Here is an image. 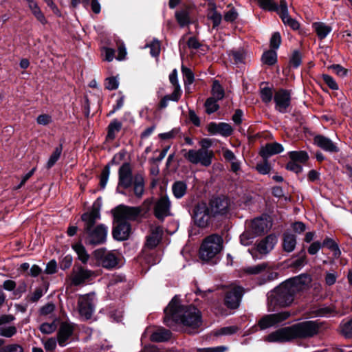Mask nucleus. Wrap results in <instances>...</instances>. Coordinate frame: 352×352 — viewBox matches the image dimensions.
<instances>
[{"instance_id":"33","label":"nucleus","mask_w":352,"mask_h":352,"mask_svg":"<svg viewBox=\"0 0 352 352\" xmlns=\"http://www.w3.org/2000/svg\"><path fill=\"white\" fill-rule=\"evenodd\" d=\"M172 191H173V195L177 199H181L186 193L187 185L184 182H181V181L175 182L172 186Z\"/></svg>"},{"instance_id":"24","label":"nucleus","mask_w":352,"mask_h":352,"mask_svg":"<svg viewBox=\"0 0 352 352\" xmlns=\"http://www.w3.org/2000/svg\"><path fill=\"white\" fill-rule=\"evenodd\" d=\"M211 212L214 215L226 214L229 208V200L226 197H217L210 202Z\"/></svg>"},{"instance_id":"22","label":"nucleus","mask_w":352,"mask_h":352,"mask_svg":"<svg viewBox=\"0 0 352 352\" xmlns=\"http://www.w3.org/2000/svg\"><path fill=\"white\" fill-rule=\"evenodd\" d=\"M208 131L212 135L220 134L223 137L230 136L232 132V127L226 122H210L208 126Z\"/></svg>"},{"instance_id":"46","label":"nucleus","mask_w":352,"mask_h":352,"mask_svg":"<svg viewBox=\"0 0 352 352\" xmlns=\"http://www.w3.org/2000/svg\"><path fill=\"white\" fill-rule=\"evenodd\" d=\"M218 100H216L214 98H209L206 100L205 102V107H206V111L208 114H211L219 109V105L217 103V101Z\"/></svg>"},{"instance_id":"54","label":"nucleus","mask_w":352,"mask_h":352,"mask_svg":"<svg viewBox=\"0 0 352 352\" xmlns=\"http://www.w3.org/2000/svg\"><path fill=\"white\" fill-rule=\"evenodd\" d=\"M273 96L272 90L269 87H264L261 91V98L265 103L270 102Z\"/></svg>"},{"instance_id":"50","label":"nucleus","mask_w":352,"mask_h":352,"mask_svg":"<svg viewBox=\"0 0 352 352\" xmlns=\"http://www.w3.org/2000/svg\"><path fill=\"white\" fill-rule=\"evenodd\" d=\"M146 47H149L150 54L153 57L159 56L160 52V43L157 40H153L149 44L146 45Z\"/></svg>"},{"instance_id":"23","label":"nucleus","mask_w":352,"mask_h":352,"mask_svg":"<svg viewBox=\"0 0 352 352\" xmlns=\"http://www.w3.org/2000/svg\"><path fill=\"white\" fill-rule=\"evenodd\" d=\"M277 241V237L275 235L270 234L257 244L256 250L259 254L266 255L273 250Z\"/></svg>"},{"instance_id":"57","label":"nucleus","mask_w":352,"mask_h":352,"mask_svg":"<svg viewBox=\"0 0 352 352\" xmlns=\"http://www.w3.org/2000/svg\"><path fill=\"white\" fill-rule=\"evenodd\" d=\"M119 82L116 77H109L106 79L105 87L109 90H114L118 87Z\"/></svg>"},{"instance_id":"39","label":"nucleus","mask_w":352,"mask_h":352,"mask_svg":"<svg viewBox=\"0 0 352 352\" xmlns=\"http://www.w3.org/2000/svg\"><path fill=\"white\" fill-rule=\"evenodd\" d=\"M62 151H63V146L61 144L59 145L58 146H57L54 149V152L50 155V157L47 162V164H46L47 168H48V169L51 168L56 163V162L58 160V159L60 157Z\"/></svg>"},{"instance_id":"2","label":"nucleus","mask_w":352,"mask_h":352,"mask_svg":"<svg viewBox=\"0 0 352 352\" xmlns=\"http://www.w3.org/2000/svg\"><path fill=\"white\" fill-rule=\"evenodd\" d=\"M100 208L96 203L90 211L84 213L81 219L85 222L84 234L85 243L91 245H98L105 243L107 237L108 228L104 224L95 226L100 219Z\"/></svg>"},{"instance_id":"43","label":"nucleus","mask_w":352,"mask_h":352,"mask_svg":"<svg viewBox=\"0 0 352 352\" xmlns=\"http://www.w3.org/2000/svg\"><path fill=\"white\" fill-rule=\"evenodd\" d=\"M208 18L212 21L213 28H216L219 25L222 20V16L217 11L215 6H214V8L208 14Z\"/></svg>"},{"instance_id":"40","label":"nucleus","mask_w":352,"mask_h":352,"mask_svg":"<svg viewBox=\"0 0 352 352\" xmlns=\"http://www.w3.org/2000/svg\"><path fill=\"white\" fill-rule=\"evenodd\" d=\"M212 97L216 100H221L223 98L225 92L223 88L221 87L218 80H214L212 87Z\"/></svg>"},{"instance_id":"12","label":"nucleus","mask_w":352,"mask_h":352,"mask_svg":"<svg viewBox=\"0 0 352 352\" xmlns=\"http://www.w3.org/2000/svg\"><path fill=\"white\" fill-rule=\"evenodd\" d=\"M243 289L239 286H232L228 289L225 294L224 304L229 309H236L239 307Z\"/></svg>"},{"instance_id":"30","label":"nucleus","mask_w":352,"mask_h":352,"mask_svg":"<svg viewBox=\"0 0 352 352\" xmlns=\"http://www.w3.org/2000/svg\"><path fill=\"white\" fill-rule=\"evenodd\" d=\"M270 266L267 263H262L253 266H248L243 269V272L249 275H258L268 272Z\"/></svg>"},{"instance_id":"1","label":"nucleus","mask_w":352,"mask_h":352,"mask_svg":"<svg viewBox=\"0 0 352 352\" xmlns=\"http://www.w3.org/2000/svg\"><path fill=\"white\" fill-rule=\"evenodd\" d=\"M164 313V321L169 327H173L175 324L182 323L184 326L196 329L201 324L200 311L194 306L182 305L176 296L169 302Z\"/></svg>"},{"instance_id":"58","label":"nucleus","mask_w":352,"mask_h":352,"mask_svg":"<svg viewBox=\"0 0 352 352\" xmlns=\"http://www.w3.org/2000/svg\"><path fill=\"white\" fill-rule=\"evenodd\" d=\"M292 230L298 234L303 233L306 230V225L301 221H296L291 226Z\"/></svg>"},{"instance_id":"19","label":"nucleus","mask_w":352,"mask_h":352,"mask_svg":"<svg viewBox=\"0 0 352 352\" xmlns=\"http://www.w3.org/2000/svg\"><path fill=\"white\" fill-rule=\"evenodd\" d=\"M118 186L128 188L132 184V170L129 163L123 164L118 170Z\"/></svg>"},{"instance_id":"52","label":"nucleus","mask_w":352,"mask_h":352,"mask_svg":"<svg viewBox=\"0 0 352 352\" xmlns=\"http://www.w3.org/2000/svg\"><path fill=\"white\" fill-rule=\"evenodd\" d=\"M0 352H24V350L19 344H10L0 348Z\"/></svg>"},{"instance_id":"34","label":"nucleus","mask_w":352,"mask_h":352,"mask_svg":"<svg viewBox=\"0 0 352 352\" xmlns=\"http://www.w3.org/2000/svg\"><path fill=\"white\" fill-rule=\"evenodd\" d=\"M72 248L77 254L78 259L82 263H87L89 258V254L85 248L80 243H78L72 245Z\"/></svg>"},{"instance_id":"14","label":"nucleus","mask_w":352,"mask_h":352,"mask_svg":"<svg viewBox=\"0 0 352 352\" xmlns=\"http://www.w3.org/2000/svg\"><path fill=\"white\" fill-rule=\"evenodd\" d=\"M171 202L167 196L161 197L155 203L153 208L155 217L160 220L164 219L171 214Z\"/></svg>"},{"instance_id":"25","label":"nucleus","mask_w":352,"mask_h":352,"mask_svg":"<svg viewBox=\"0 0 352 352\" xmlns=\"http://www.w3.org/2000/svg\"><path fill=\"white\" fill-rule=\"evenodd\" d=\"M74 331V325L67 322H63L60 324L58 332V342L60 346H63L66 344V341L72 335Z\"/></svg>"},{"instance_id":"13","label":"nucleus","mask_w":352,"mask_h":352,"mask_svg":"<svg viewBox=\"0 0 352 352\" xmlns=\"http://www.w3.org/2000/svg\"><path fill=\"white\" fill-rule=\"evenodd\" d=\"M295 339L292 326L284 327L268 334L265 340L269 342H285Z\"/></svg>"},{"instance_id":"56","label":"nucleus","mask_w":352,"mask_h":352,"mask_svg":"<svg viewBox=\"0 0 352 352\" xmlns=\"http://www.w3.org/2000/svg\"><path fill=\"white\" fill-rule=\"evenodd\" d=\"M338 274L335 272H327L324 277L325 284L328 286L334 285L338 278Z\"/></svg>"},{"instance_id":"55","label":"nucleus","mask_w":352,"mask_h":352,"mask_svg":"<svg viewBox=\"0 0 352 352\" xmlns=\"http://www.w3.org/2000/svg\"><path fill=\"white\" fill-rule=\"evenodd\" d=\"M56 329V325L54 322L51 323H43L40 327V330L42 333L45 334H50L53 333Z\"/></svg>"},{"instance_id":"44","label":"nucleus","mask_w":352,"mask_h":352,"mask_svg":"<svg viewBox=\"0 0 352 352\" xmlns=\"http://www.w3.org/2000/svg\"><path fill=\"white\" fill-rule=\"evenodd\" d=\"M341 333L346 338H352V318L340 324Z\"/></svg>"},{"instance_id":"62","label":"nucleus","mask_w":352,"mask_h":352,"mask_svg":"<svg viewBox=\"0 0 352 352\" xmlns=\"http://www.w3.org/2000/svg\"><path fill=\"white\" fill-rule=\"evenodd\" d=\"M55 309V305L52 302L47 303L46 305H43L41 309L40 313L43 316H47L50 314H52Z\"/></svg>"},{"instance_id":"29","label":"nucleus","mask_w":352,"mask_h":352,"mask_svg":"<svg viewBox=\"0 0 352 352\" xmlns=\"http://www.w3.org/2000/svg\"><path fill=\"white\" fill-rule=\"evenodd\" d=\"M25 1L28 3L30 10L36 19L43 25L46 24L47 21L37 3L34 0H25Z\"/></svg>"},{"instance_id":"49","label":"nucleus","mask_w":352,"mask_h":352,"mask_svg":"<svg viewBox=\"0 0 352 352\" xmlns=\"http://www.w3.org/2000/svg\"><path fill=\"white\" fill-rule=\"evenodd\" d=\"M253 232L250 231L244 232L240 236V241L243 245L248 246L253 242L254 238L256 236Z\"/></svg>"},{"instance_id":"9","label":"nucleus","mask_w":352,"mask_h":352,"mask_svg":"<svg viewBox=\"0 0 352 352\" xmlns=\"http://www.w3.org/2000/svg\"><path fill=\"white\" fill-rule=\"evenodd\" d=\"M290 316L288 311H283L277 314L265 315L257 322L260 330H265L276 326Z\"/></svg>"},{"instance_id":"28","label":"nucleus","mask_w":352,"mask_h":352,"mask_svg":"<svg viewBox=\"0 0 352 352\" xmlns=\"http://www.w3.org/2000/svg\"><path fill=\"white\" fill-rule=\"evenodd\" d=\"M296 245V237L290 232H285L283 234V248L284 251L292 252Z\"/></svg>"},{"instance_id":"59","label":"nucleus","mask_w":352,"mask_h":352,"mask_svg":"<svg viewBox=\"0 0 352 352\" xmlns=\"http://www.w3.org/2000/svg\"><path fill=\"white\" fill-rule=\"evenodd\" d=\"M232 58L235 63H242L245 58V52L243 50L233 51L231 53Z\"/></svg>"},{"instance_id":"17","label":"nucleus","mask_w":352,"mask_h":352,"mask_svg":"<svg viewBox=\"0 0 352 352\" xmlns=\"http://www.w3.org/2000/svg\"><path fill=\"white\" fill-rule=\"evenodd\" d=\"M271 220L267 217H261L254 219L250 226L252 232L255 235H261L267 232L272 227Z\"/></svg>"},{"instance_id":"5","label":"nucleus","mask_w":352,"mask_h":352,"mask_svg":"<svg viewBox=\"0 0 352 352\" xmlns=\"http://www.w3.org/2000/svg\"><path fill=\"white\" fill-rule=\"evenodd\" d=\"M184 157L192 164H201L208 167L211 165L214 152L212 151H204V149H182L181 151Z\"/></svg>"},{"instance_id":"16","label":"nucleus","mask_w":352,"mask_h":352,"mask_svg":"<svg viewBox=\"0 0 352 352\" xmlns=\"http://www.w3.org/2000/svg\"><path fill=\"white\" fill-rule=\"evenodd\" d=\"M274 100L275 109L280 113H286L291 103L290 92L285 89H279L275 93Z\"/></svg>"},{"instance_id":"45","label":"nucleus","mask_w":352,"mask_h":352,"mask_svg":"<svg viewBox=\"0 0 352 352\" xmlns=\"http://www.w3.org/2000/svg\"><path fill=\"white\" fill-rule=\"evenodd\" d=\"M175 17L181 27H184L189 23V15L186 10L177 12L175 13Z\"/></svg>"},{"instance_id":"10","label":"nucleus","mask_w":352,"mask_h":352,"mask_svg":"<svg viewBox=\"0 0 352 352\" xmlns=\"http://www.w3.org/2000/svg\"><path fill=\"white\" fill-rule=\"evenodd\" d=\"M195 223L199 228H206L210 219V210L205 202L195 205L192 215Z\"/></svg>"},{"instance_id":"61","label":"nucleus","mask_w":352,"mask_h":352,"mask_svg":"<svg viewBox=\"0 0 352 352\" xmlns=\"http://www.w3.org/2000/svg\"><path fill=\"white\" fill-rule=\"evenodd\" d=\"M322 79L324 82L331 89L333 90H336L338 89V84L334 80V79L327 74L322 75Z\"/></svg>"},{"instance_id":"53","label":"nucleus","mask_w":352,"mask_h":352,"mask_svg":"<svg viewBox=\"0 0 352 352\" xmlns=\"http://www.w3.org/2000/svg\"><path fill=\"white\" fill-rule=\"evenodd\" d=\"M110 174V168L109 166H106L103 170H102L100 178V185L102 188H104Z\"/></svg>"},{"instance_id":"4","label":"nucleus","mask_w":352,"mask_h":352,"mask_svg":"<svg viewBox=\"0 0 352 352\" xmlns=\"http://www.w3.org/2000/svg\"><path fill=\"white\" fill-rule=\"evenodd\" d=\"M223 240L218 234H213L206 237L199 248V258L204 261L215 260L223 249Z\"/></svg>"},{"instance_id":"36","label":"nucleus","mask_w":352,"mask_h":352,"mask_svg":"<svg viewBox=\"0 0 352 352\" xmlns=\"http://www.w3.org/2000/svg\"><path fill=\"white\" fill-rule=\"evenodd\" d=\"M261 60L264 64L272 65L277 61V54L274 50H268L265 52L261 57Z\"/></svg>"},{"instance_id":"64","label":"nucleus","mask_w":352,"mask_h":352,"mask_svg":"<svg viewBox=\"0 0 352 352\" xmlns=\"http://www.w3.org/2000/svg\"><path fill=\"white\" fill-rule=\"evenodd\" d=\"M301 59H302V57H301L300 53L298 51L296 50L294 52V53L292 54V56L290 60V63L294 67L296 68L300 65Z\"/></svg>"},{"instance_id":"3","label":"nucleus","mask_w":352,"mask_h":352,"mask_svg":"<svg viewBox=\"0 0 352 352\" xmlns=\"http://www.w3.org/2000/svg\"><path fill=\"white\" fill-rule=\"evenodd\" d=\"M309 281V277L305 274L289 278L272 292L269 299L280 307L289 306L294 300V296L303 289Z\"/></svg>"},{"instance_id":"60","label":"nucleus","mask_w":352,"mask_h":352,"mask_svg":"<svg viewBox=\"0 0 352 352\" xmlns=\"http://www.w3.org/2000/svg\"><path fill=\"white\" fill-rule=\"evenodd\" d=\"M281 43V37L279 32H274L270 39V46L274 49H278Z\"/></svg>"},{"instance_id":"41","label":"nucleus","mask_w":352,"mask_h":352,"mask_svg":"<svg viewBox=\"0 0 352 352\" xmlns=\"http://www.w3.org/2000/svg\"><path fill=\"white\" fill-rule=\"evenodd\" d=\"M289 156L293 161L300 163L305 162L309 158L307 153L303 151H291L289 153Z\"/></svg>"},{"instance_id":"11","label":"nucleus","mask_w":352,"mask_h":352,"mask_svg":"<svg viewBox=\"0 0 352 352\" xmlns=\"http://www.w3.org/2000/svg\"><path fill=\"white\" fill-rule=\"evenodd\" d=\"M95 309L94 298L89 295L80 296L78 300V309L80 316L88 320L92 316Z\"/></svg>"},{"instance_id":"27","label":"nucleus","mask_w":352,"mask_h":352,"mask_svg":"<svg viewBox=\"0 0 352 352\" xmlns=\"http://www.w3.org/2000/svg\"><path fill=\"white\" fill-rule=\"evenodd\" d=\"M163 231L160 226L153 228L151 233L146 239V246L149 248H153L156 247L162 238Z\"/></svg>"},{"instance_id":"26","label":"nucleus","mask_w":352,"mask_h":352,"mask_svg":"<svg viewBox=\"0 0 352 352\" xmlns=\"http://www.w3.org/2000/svg\"><path fill=\"white\" fill-rule=\"evenodd\" d=\"M283 151V146L277 142L269 143L261 148L260 155L267 160L272 155L278 154Z\"/></svg>"},{"instance_id":"8","label":"nucleus","mask_w":352,"mask_h":352,"mask_svg":"<svg viewBox=\"0 0 352 352\" xmlns=\"http://www.w3.org/2000/svg\"><path fill=\"white\" fill-rule=\"evenodd\" d=\"M295 338H305L317 334L320 326L316 321H305L292 325Z\"/></svg>"},{"instance_id":"48","label":"nucleus","mask_w":352,"mask_h":352,"mask_svg":"<svg viewBox=\"0 0 352 352\" xmlns=\"http://www.w3.org/2000/svg\"><path fill=\"white\" fill-rule=\"evenodd\" d=\"M182 72L184 77V85H191L194 81V74L191 69L182 65Z\"/></svg>"},{"instance_id":"18","label":"nucleus","mask_w":352,"mask_h":352,"mask_svg":"<svg viewBox=\"0 0 352 352\" xmlns=\"http://www.w3.org/2000/svg\"><path fill=\"white\" fill-rule=\"evenodd\" d=\"M116 225L112 232L113 237L117 241L126 240L131 233V225L129 222L115 221Z\"/></svg>"},{"instance_id":"6","label":"nucleus","mask_w":352,"mask_h":352,"mask_svg":"<svg viewBox=\"0 0 352 352\" xmlns=\"http://www.w3.org/2000/svg\"><path fill=\"white\" fill-rule=\"evenodd\" d=\"M93 256L96 260V265L102 267L107 270L116 268L119 263L118 256L110 251H107L104 248H99L93 252Z\"/></svg>"},{"instance_id":"47","label":"nucleus","mask_w":352,"mask_h":352,"mask_svg":"<svg viewBox=\"0 0 352 352\" xmlns=\"http://www.w3.org/2000/svg\"><path fill=\"white\" fill-rule=\"evenodd\" d=\"M239 14L236 10L230 6H228V10L224 13V20L226 22L232 23L238 18Z\"/></svg>"},{"instance_id":"21","label":"nucleus","mask_w":352,"mask_h":352,"mask_svg":"<svg viewBox=\"0 0 352 352\" xmlns=\"http://www.w3.org/2000/svg\"><path fill=\"white\" fill-rule=\"evenodd\" d=\"M283 22L285 25L289 26L292 29L296 30L299 28L300 25L298 22L292 19L288 13L287 4L285 0H280V10L278 12Z\"/></svg>"},{"instance_id":"35","label":"nucleus","mask_w":352,"mask_h":352,"mask_svg":"<svg viewBox=\"0 0 352 352\" xmlns=\"http://www.w3.org/2000/svg\"><path fill=\"white\" fill-rule=\"evenodd\" d=\"M133 190L135 197L138 199L142 198L144 192V182L142 177H135Z\"/></svg>"},{"instance_id":"20","label":"nucleus","mask_w":352,"mask_h":352,"mask_svg":"<svg viewBox=\"0 0 352 352\" xmlns=\"http://www.w3.org/2000/svg\"><path fill=\"white\" fill-rule=\"evenodd\" d=\"M314 144L324 151L329 153H338L340 149L336 143L331 139L322 135H318L314 138Z\"/></svg>"},{"instance_id":"42","label":"nucleus","mask_w":352,"mask_h":352,"mask_svg":"<svg viewBox=\"0 0 352 352\" xmlns=\"http://www.w3.org/2000/svg\"><path fill=\"white\" fill-rule=\"evenodd\" d=\"M16 333L17 329L14 325L0 327V336L10 338L15 336Z\"/></svg>"},{"instance_id":"63","label":"nucleus","mask_w":352,"mask_h":352,"mask_svg":"<svg viewBox=\"0 0 352 352\" xmlns=\"http://www.w3.org/2000/svg\"><path fill=\"white\" fill-rule=\"evenodd\" d=\"M286 168L296 173H299L302 170V166L292 160L287 164Z\"/></svg>"},{"instance_id":"15","label":"nucleus","mask_w":352,"mask_h":352,"mask_svg":"<svg viewBox=\"0 0 352 352\" xmlns=\"http://www.w3.org/2000/svg\"><path fill=\"white\" fill-rule=\"evenodd\" d=\"M96 276L97 275L94 271L80 266L78 267L77 270L73 271L71 276V280L74 285L78 286L92 279Z\"/></svg>"},{"instance_id":"32","label":"nucleus","mask_w":352,"mask_h":352,"mask_svg":"<svg viewBox=\"0 0 352 352\" xmlns=\"http://www.w3.org/2000/svg\"><path fill=\"white\" fill-rule=\"evenodd\" d=\"M171 337V333L169 330L160 329L153 332L151 336V340L153 342H164L169 340Z\"/></svg>"},{"instance_id":"31","label":"nucleus","mask_w":352,"mask_h":352,"mask_svg":"<svg viewBox=\"0 0 352 352\" xmlns=\"http://www.w3.org/2000/svg\"><path fill=\"white\" fill-rule=\"evenodd\" d=\"M312 26L320 39L324 38L332 30L331 26L322 22L314 23Z\"/></svg>"},{"instance_id":"7","label":"nucleus","mask_w":352,"mask_h":352,"mask_svg":"<svg viewBox=\"0 0 352 352\" xmlns=\"http://www.w3.org/2000/svg\"><path fill=\"white\" fill-rule=\"evenodd\" d=\"M140 207H132L125 205H119L113 210V215L115 221H124L135 220L140 214Z\"/></svg>"},{"instance_id":"51","label":"nucleus","mask_w":352,"mask_h":352,"mask_svg":"<svg viewBox=\"0 0 352 352\" xmlns=\"http://www.w3.org/2000/svg\"><path fill=\"white\" fill-rule=\"evenodd\" d=\"M322 245V246H326L329 250L334 251L336 255L340 254L338 244L331 238L327 237L324 239Z\"/></svg>"},{"instance_id":"38","label":"nucleus","mask_w":352,"mask_h":352,"mask_svg":"<svg viewBox=\"0 0 352 352\" xmlns=\"http://www.w3.org/2000/svg\"><path fill=\"white\" fill-rule=\"evenodd\" d=\"M260 7L264 10L269 11L278 12L280 6H278L274 0H256Z\"/></svg>"},{"instance_id":"37","label":"nucleus","mask_w":352,"mask_h":352,"mask_svg":"<svg viewBox=\"0 0 352 352\" xmlns=\"http://www.w3.org/2000/svg\"><path fill=\"white\" fill-rule=\"evenodd\" d=\"M122 128V123L118 120H113L108 126L107 137L110 139H114L116 133L119 132Z\"/></svg>"}]
</instances>
